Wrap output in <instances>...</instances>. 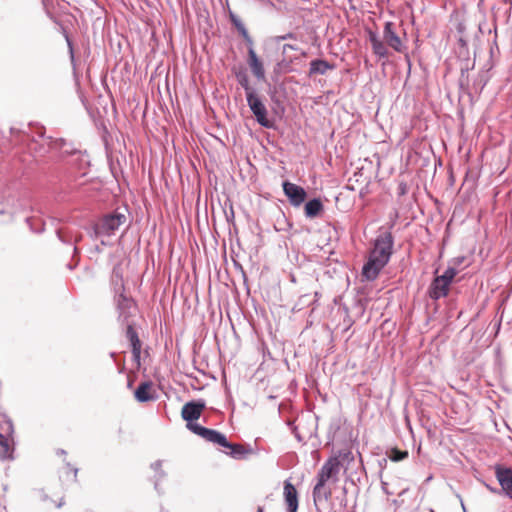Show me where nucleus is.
<instances>
[{"label": "nucleus", "mask_w": 512, "mask_h": 512, "mask_svg": "<svg viewBox=\"0 0 512 512\" xmlns=\"http://www.w3.org/2000/svg\"><path fill=\"white\" fill-rule=\"evenodd\" d=\"M457 275L455 268H448L442 275L437 276L429 287V296L434 300L446 297L449 293V287Z\"/></svg>", "instance_id": "obj_3"}, {"label": "nucleus", "mask_w": 512, "mask_h": 512, "mask_svg": "<svg viewBox=\"0 0 512 512\" xmlns=\"http://www.w3.org/2000/svg\"><path fill=\"white\" fill-rule=\"evenodd\" d=\"M334 68L333 65H331L326 60L316 59L311 61L310 63V70L309 75L314 74H325L328 70H332Z\"/></svg>", "instance_id": "obj_17"}, {"label": "nucleus", "mask_w": 512, "mask_h": 512, "mask_svg": "<svg viewBox=\"0 0 512 512\" xmlns=\"http://www.w3.org/2000/svg\"><path fill=\"white\" fill-rule=\"evenodd\" d=\"M284 498L289 512H296L298 509V493L296 488L289 481L284 483Z\"/></svg>", "instance_id": "obj_14"}, {"label": "nucleus", "mask_w": 512, "mask_h": 512, "mask_svg": "<svg viewBox=\"0 0 512 512\" xmlns=\"http://www.w3.org/2000/svg\"><path fill=\"white\" fill-rule=\"evenodd\" d=\"M369 41L372 45L373 53L381 58L388 57V49L384 42L379 39L376 33L373 31H369L368 33Z\"/></svg>", "instance_id": "obj_16"}, {"label": "nucleus", "mask_w": 512, "mask_h": 512, "mask_svg": "<svg viewBox=\"0 0 512 512\" xmlns=\"http://www.w3.org/2000/svg\"><path fill=\"white\" fill-rule=\"evenodd\" d=\"M494 471L495 477L499 482L502 491L507 497L512 499V469L501 465H495Z\"/></svg>", "instance_id": "obj_8"}, {"label": "nucleus", "mask_w": 512, "mask_h": 512, "mask_svg": "<svg viewBox=\"0 0 512 512\" xmlns=\"http://www.w3.org/2000/svg\"><path fill=\"white\" fill-rule=\"evenodd\" d=\"M9 453V445L5 437L0 433V458H4Z\"/></svg>", "instance_id": "obj_22"}, {"label": "nucleus", "mask_w": 512, "mask_h": 512, "mask_svg": "<svg viewBox=\"0 0 512 512\" xmlns=\"http://www.w3.org/2000/svg\"><path fill=\"white\" fill-rule=\"evenodd\" d=\"M189 430L209 442L219 444L220 446L228 445L225 435L216 430L205 428L198 424L189 425Z\"/></svg>", "instance_id": "obj_5"}, {"label": "nucleus", "mask_w": 512, "mask_h": 512, "mask_svg": "<svg viewBox=\"0 0 512 512\" xmlns=\"http://www.w3.org/2000/svg\"><path fill=\"white\" fill-rule=\"evenodd\" d=\"M290 49V50H296V47H294L293 45L291 44H284L283 45V53H286V51Z\"/></svg>", "instance_id": "obj_23"}, {"label": "nucleus", "mask_w": 512, "mask_h": 512, "mask_svg": "<svg viewBox=\"0 0 512 512\" xmlns=\"http://www.w3.org/2000/svg\"><path fill=\"white\" fill-rule=\"evenodd\" d=\"M323 210V204L319 199H313L305 205V215L309 218H314Z\"/></svg>", "instance_id": "obj_18"}, {"label": "nucleus", "mask_w": 512, "mask_h": 512, "mask_svg": "<svg viewBox=\"0 0 512 512\" xmlns=\"http://www.w3.org/2000/svg\"><path fill=\"white\" fill-rule=\"evenodd\" d=\"M246 99L257 122L263 127H272V122L267 117V109L259 96L256 93H249L248 96H246Z\"/></svg>", "instance_id": "obj_4"}, {"label": "nucleus", "mask_w": 512, "mask_h": 512, "mask_svg": "<svg viewBox=\"0 0 512 512\" xmlns=\"http://www.w3.org/2000/svg\"><path fill=\"white\" fill-rule=\"evenodd\" d=\"M205 409V403L201 401H190L184 404L181 410L182 418L187 422V428L189 425L195 424L194 421L198 420Z\"/></svg>", "instance_id": "obj_7"}, {"label": "nucleus", "mask_w": 512, "mask_h": 512, "mask_svg": "<svg viewBox=\"0 0 512 512\" xmlns=\"http://www.w3.org/2000/svg\"><path fill=\"white\" fill-rule=\"evenodd\" d=\"M257 512H264V508L263 507H258Z\"/></svg>", "instance_id": "obj_27"}, {"label": "nucleus", "mask_w": 512, "mask_h": 512, "mask_svg": "<svg viewBox=\"0 0 512 512\" xmlns=\"http://www.w3.org/2000/svg\"><path fill=\"white\" fill-rule=\"evenodd\" d=\"M123 300H124V302L126 303V306H127V307L131 304V301H130V300L125 299V298H124Z\"/></svg>", "instance_id": "obj_26"}, {"label": "nucleus", "mask_w": 512, "mask_h": 512, "mask_svg": "<svg viewBox=\"0 0 512 512\" xmlns=\"http://www.w3.org/2000/svg\"><path fill=\"white\" fill-rule=\"evenodd\" d=\"M126 220V217L122 214L108 215L105 216L99 224V232L110 235L117 230Z\"/></svg>", "instance_id": "obj_10"}, {"label": "nucleus", "mask_w": 512, "mask_h": 512, "mask_svg": "<svg viewBox=\"0 0 512 512\" xmlns=\"http://www.w3.org/2000/svg\"><path fill=\"white\" fill-rule=\"evenodd\" d=\"M224 447L231 449L230 455L233 457L242 456L247 452L245 447L241 444H231L228 442V445H225Z\"/></svg>", "instance_id": "obj_20"}, {"label": "nucleus", "mask_w": 512, "mask_h": 512, "mask_svg": "<svg viewBox=\"0 0 512 512\" xmlns=\"http://www.w3.org/2000/svg\"><path fill=\"white\" fill-rule=\"evenodd\" d=\"M189 430L209 442L219 444L220 446L228 445L225 435L216 430L205 428L198 424L189 425Z\"/></svg>", "instance_id": "obj_6"}, {"label": "nucleus", "mask_w": 512, "mask_h": 512, "mask_svg": "<svg viewBox=\"0 0 512 512\" xmlns=\"http://www.w3.org/2000/svg\"><path fill=\"white\" fill-rule=\"evenodd\" d=\"M383 34H384V40L388 46H390L397 52L404 51L405 47L403 46V43H402L400 37L394 31V24L392 22H387L385 24Z\"/></svg>", "instance_id": "obj_11"}, {"label": "nucleus", "mask_w": 512, "mask_h": 512, "mask_svg": "<svg viewBox=\"0 0 512 512\" xmlns=\"http://www.w3.org/2000/svg\"><path fill=\"white\" fill-rule=\"evenodd\" d=\"M286 38H293V34L289 33L288 35L282 37V39H286Z\"/></svg>", "instance_id": "obj_25"}, {"label": "nucleus", "mask_w": 512, "mask_h": 512, "mask_svg": "<svg viewBox=\"0 0 512 512\" xmlns=\"http://www.w3.org/2000/svg\"><path fill=\"white\" fill-rule=\"evenodd\" d=\"M138 402H148L156 399V391L151 381L142 382L134 392Z\"/></svg>", "instance_id": "obj_13"}, {"label": "nucleus", "mask_w": 512, "mask_h": 512, "mask_svg": "<svg viewBox=\"0 0 512 512\" xmlns=\"http://www.w3.org/2000/svg\"><path fill=\"white\" fill-rule=\"evenodd\" d=\"M236 79L238 83L244 88L246 96H248L249 93H255L249 83V78L245 70H239L236 72Z\"/></svg>", "instance_id": "obj_19"}, {"label": "nucleus", "mask_w": 512, "mask_h": 512, "mask_svg": "<svg viewBox=\"0 0 512 512\" xmlns=\"http://www.w3.org/2000/svg\"><path fill=\"white\" fill-rule=\"evenodd\" d=\"M394 239L390 232L377 236L368 260L362 268V277L367 281L375 280L380 271L387 265L393 252Z\"/></svg>", "instance_id": "obj_1"}, {"label": "nucleus", "mask_w": 512, "mask_h": 512, "mask_svg": "<svg viewBox=\"0 0 512 512\" xmlns=\"http://www.w3.org/2000/svg\"><path fill=\"white\" fill-rule=\"evenodd\" d=\"M248 64L253 75L259 80L265 79V71L261 60L258 58L253 48L248 50Z\"/></svg>", "instance_id": "obj_15"}, {"label": "nucleus", "mask_w": 512, "mask_h": 512, "mask_svg": "<svg viewBox=\"0 0 512 512\" xmlns=\"http://www.w3.org/2000/svg\"><path fill=\"white\" fill-rule=\"evenodd\" d=\"M407 457H408V452L407 451H402V450H399L397 448L391 449V452L389 454V458L392 461H394V462H398V461L404 460Z\"/></svg>", "instance_id": "obj_21"}, {"label": "nucleus", "mask_w": 512, "mask_h": 512, "mask_svg": "<svg viewBox=\"0 0 512 512\" xmlns=\"http://www.w3.org/2000/svg\"><path fill=\"white\" fill-rule=\"evenodd\" d=\"M126 337L129 340L131 348H132L133 360L135 361L137 367H139L142 343L138 337V333L136 332V330L134 329V327L132 325L127 326Z\"/></svg>", "instance_id": "obj_12"}, {"label": "nucleus", "mask_w": 512, "mask_h": 512, "mask_svg": "<svg viewBox=\"0 0 512 512\" xmlns=\"http://www.w3.org/2000/svg\"><path fill=\"white\" fill-rule=\"evenodd\" d=\"M340 468V461L337 457L328 459L318 473V482L313 489V498L327 500L331 496V490L325 487L326 482L335 477Z\"/></svg>", "instance_id": "obj_2"}, {"label": "nucleus", "mask_w": 512, "mask_h": 512, "mask_svg": "<svg viewBox=\"0 0 512 512\" xmlns=\"http://www.w3.org/2000/svg\"><path fill=\"white\" fill-rule=\"evenodd\" d=\"M283 191L293 206H300L306 199V191L289 181L283 183Z\"/></svg>", "instance_id": "obj_9"}, {"label": "nucleus", "mask_w": 512, "mask_h": 512, "mask_svg": "<svg viewBox=\"0 0 512 512\" xmlns=\"http://www.w3.org/2000/svg\"><path fill=\"white\" fill-rule=\"evenodd\" d=\"M133 383H134V376L129 375L128 376V383H127L128 388H132Z\"/></svg>", "instance_id": "obj_24"}]
</instances>
